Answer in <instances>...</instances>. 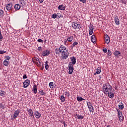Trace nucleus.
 Returning a JSON list of instances; mask_svg holds the SVG:
<instances>
[{"label":"nucleus","instance_id":"1","mask_svg":"<svg viewBox=\"0 0 127 127\" xmlns=\"http://www.w3.org/2000/svg\"><path fill=\"white\" fill-rule=\"evenodd\" d=\"M59 52L62 53L63 59H67L69 56V52L68 50H66V47L63 45H61L59 48Z\"/></svg>","mask_w":127,"mask_h":127},{"label":"nucleus","instance_id":"2","mask_svg":"<svg viewBox=\"0 0 127 127\" xmlns=\"http://www.w3.org/2000/svg\"><path fill=\"white\" fill-rule=\"evenodd\" d=\"M112 89L113 87L109 83H105L103 86V91L105 94H108V92L112 91Z\"/></svg>","mask_w":127,"mask_h":127},{"label":"nucleus","instance_id":"3","mask_svg":"<svg viewBox=\"0 0 127 127\" xmlns=\"http://www.w3.org/2000/svg\"><path fill=\"white\" fill-rule=\"evenodd\" d=\"M68 70V74L72 75V74H73V71H74V65H73L71 63H69Z\"/></svg>","mask_w":127,"mask_h":127},{"label":"nucleus","instance_id":"4","mask_svg":"<svg viewBox=\"0 0 127 127\" xmlns=\"http://www.w3.org/2000/svg\"><path fill=\"white\" fill-rule=\"evenodd\" d=\"M87 105L89 110V112H90V113H93L94 112V107H93L92 103L90 102H87Z\"/></svg>","mask_w":127,"mask_h":127},{"label":"nucleus","instance_id":"5","mask_svg":"<svg viewBox=\"0 0 127 127\" xmlns=\"http://www.w3.org/2000/svg\"><path fill=\"white\" fill-rule=\"evenodd\" d=\"M72 27L73 28H74V29H76V28L80 29V28H81V25L78 24V23L76 22H73L72 23Z\"/></svg>","mask_w":127,"mask_h":127},{"label":"nucleus","instance_id":"6","mask_svg":"<svg viewBox=\"0 0 127 127\" xmlns=\"http://www.w3.org/2000/svg\"><path fill=\"white\" fill-rule=\"evenodd\" d=\"M30 84V80L27 79L23 82V87L26 88L27 87H28V86H29Z\"/></svg>","mask_w":127,"mask_h":127},{"label":"nucleus","instance_id":"7","mask_svg":"<svg viewBox=\"0 0 127 127\" xmlns=\"http://www.w3.org/2000/svg\"><path fill=\"white\" fill-rule=\"evenodd\" d=\"M20 113V111L18 109L14 111V114L13 115V120H14L15 119H16V118L18 117V115H19Z\"/></svg>","mask_w":127,"mask_h":127},{"label":"nucleus","instance_id":"8","mask_svg":"<svg viewBox=\"0 0 127 127\" xmlns=\"http://www.w3.org/2000/svg\"><path fill=\"white\" fill-rule=\"evenodd\" d=\"M89 35H92L94 31V25L93 24H90V25H89Z\"/></svg>","mask_w":127,"mask_h":127},{"label":"nucleus","instance_id":"9","mask_svg":"<svg viewBox=\"0 0 127 127\" xmlns=\"http://www.w3.org/2000/svg\"><path fill=\"white\" fill-rule=\"evenodd\" d=\"M105 95H108L109 98L110 99H113L115 97V94L114 92H112V91H109L108 93H106Z\"/></svg>","mask_w":127,"mask_h":127},{"label":"nucleus","instance_id":"10","mask_svg":"<svg viewBox=\"0 0 127 127\" xmlns=\"http://www.w3.org/2000/svg\"><path fill=\"white\" fill-rule=\"evenodd\" d=\"M104 40L107 44H109V43H110V36H109V35H106L104 38Z\"/></svg>","mask_w":127,"mask_h":127},{"label":"nucleus","instance_id":"11","mask_svg":"<svg viewBox=\"0 0 127 127\" xmlns=\"http://www.w3.org/2000/svg\"><path fill=\"white\" fill-rule=\"evenodd\" d=\"M70 60L71 62H70L69 63H71L72 65H75L76 64V58L75 57H70Z\"/></svg>","mask_w":127,"mask_h":127},{"label":"nucleus","instance_id":"12","mask_svg":"<svg viewBox=\"0 0 127 127\" xmlns=\"http://www.w3.org/2000/svg\"><path fill=\"white\" fill-rule=\"evenodd\" d=\"M49 54H50V51L46 50L43 52L42 55H43V56H48V55H49Z\"/></svg>","mask_w":127,"mask_h":127},{"label":"nucleus","instance_id":"13","mask_svg":"<svg viewBox=\"0 0 127 127\" xmlns=\"http://www.w3.org/2000/svg\"><path fill=\"white\" fill-rule=\"evenodd\" d=\"M6 9L7 10H10L11 9V8L12 7V3H9L7 4L6 6Z\"/></svg>","mask_w":127,"mask_h":127},{"label":"nucleus","instance_id":"14","mask_svg":"<svg viewBox=\"0 0 127 127\" xmlns=\"http://www.w3.org/2000/svg\"><path fill=\"white\" fill-rule=\"evenodd\" d=\"M115 22L117 25H120V20L118 16H116L115 17Z\"/></svg>","mask_w":127,"mask_h":127},{"label":"nucleus","instance_id":"15","mask_svg":"<svg viewBox=\"0 0 127 127\" xmlns=\"http://www.w3.org/2000/svg\"><path fill=\"white\" fill-rule=\"evenodd\" d=\"M34 114L36 119H39L41 117V114L38 111H35Z\"/></svg>","mask_w":127,"mask_h":127},{"label":"nucleus","instance_id":"16","mask_svg":"<svg viewBox=\"0 0 127 127\" xmlns=\"http://www.w3.org/2000/svg\"><path fill=\"white\" fill-rule=\"evenodd\" d=\"M75 117L76 119H78V120H83L84 119V117L79 114H76L75 115Z\"/></svg>","mask_w":127,"mask_h":127},{"label":"nucleus","instance_id":"17","mask_svg":"<svg viewBox=\"0 0 127 127\" xmlns=\"http://www.w3.org/2000/svg\"><path fill=\"white\" fill-rule=\"evenodd\" d=\"M102 70V68L100 67H98L97 69V71L95 73H94V75H97L100 74L101 73V70Z\"/></svg>","mask_w":127,"mask_h":127},{"label":"nucleus","instance_id":"18","mask_svg":"<svg viewBox=\"0 0 127 127\" xmlns=\"http://www.w3.org/2000/svg\"><path fill=\"white\" fill-rule=\"evenodd\" d=\"M20 5L19 4H16L14 5V8L16 10H19L20 9Z\"/></svg>","mask_w":127,"mask_h":127},{"label":"nucleus","instance_id":"19","mask_svg":"<svg viewBox=\"0 0 127 127\" xmlns=\"http://www.w3.org/2000/svg\"><path fill=\"white\" fill-rule=\"evenodd\" d=\"M65 6L63 5V4H61L59 6L58 8L60 10H65Z\"/></svg>","mask_w":127,"mask_h":127},{"label":"nucleus","instance_id":"20","mask_svg":"<svg viewBox=\"0 0 127 127\" xmlns=\"http://www.w3.org/2000/svg\"><path fill=\"white\" fill-rule=\"evenodd\" d=\"M32 91L33 92H34V94H36V93H37V86H36V85H34L33 86Z\"/></svg>","mask_w":127,"mask_h":127},{"label":"nucleus","instance_id":"21","mask_svg":"<svg viewBox=\"0 0 127 127\" xmlns=\"http://www.w3.org/2000/svg\"><path fill=\"white\" fill-rule=\"evenodd\" d=\"M91 41L93 43H95L96 42V36L94 35H92L91 38Z\"/></svg>","mask_w":127,"mask_h":127},{"label":"nucleus","instance_id":"22","mask_svg":"<svg viewBox=\"0 0 127 127\" xmlns=\"http://www.w3.org/2000/svg\"><path fill=\"white\" fill-rule=\"evenodd\" d=\"M114 55L115 56H119V55H121V52L119 51H115L114 52Z\"/></svg>","mask_w":127,"mask_h":127},{"label":"nucleus","instance_id":"23","mask_svg":"<svg viewBox=\"0 0 127 127\" xmlns=\"http://www.w3.org/2000/svg\"><path fill=\"white\" fill-rule=\"evenodd\" d=\"M45 67L46 70H48V69L49 68V65H48V61H47L45 62Z\"/></svg>","mask_w":127,"mask_h":127},{"label":"nucleus","instance_id":"24","mask_svg":"<svg viewBox=\"0 0 127 127\" xmlns=\"http://www.w3.org/2000/svg\"><path fill=\"white\" fill-rule=\"evenodd\" d=\"M39 93H40V95H42V96L46 95V93H45V91L43 90H39Z\"/></svg>","mask_w":127,"mask_h":127},{"label":"nucleus","instance_id":"25","mask_svg":"<svg viewBox=\"0 0 127 127\" xmlns=\"http://www.w3.org/2000/svg\"><path fill=\"white\" fill-rule=\"evenodd\" d=\"M117 111L118 112V117H121V116H123V112L122 111L120 110L119 109H117Z\"/></svg>","mask_w":127,"mask_h":127},{"label":"nucleus","instance_id":"26","mask_svg":"<svg viewBox=\"0 0 127 127\" xmlns=\"http://www.w3.org/2000/svg\"><path fill=\"white\" fill-rule=\"evenodd\" d=\"M77 100L78 102H82V101H85V99H84V98H82L81 97L78 96L77 97Z\"/></svg>","mask_w":127,"mask_h":127},{"label":"nucleus","instance_id":"27","mask_svg":"<svg viewBox=\"0 0 127 127\" xmlns=\"http://www.w3.org/2000/svg\"><path fill=\"white\" fill-rule=\"evenodd\" d=\"M119 108L120 110H124L125 106H124V103L123 102L121 103V105H119Z\"/></svg>","mask_w":127,"mask_h":127},{"label":"nucleus","instance_id":"28","mask_svg":"<svg viewBox=\"0 0 127 127\" xmlns=\"http://www.w3.org/2000/svg\"><path fill=\"white\" fill-rule=\"evenodd\" d=\"M0 96L1 97H4V96H5V92L4 91L0 90Z\"/></svg>","mask_w":127,"mask_h":127},{"label":"nucleus","instance_id":"29","mask_svg":"<svg viewBox=\"0 0 127 127\" xmlns=\"http://www.w3.org/2000/svg\"><path fill=\"white\" fill-rule=\"evenodd\" d=\"M28 112L29 113L30 115V117H33V111H32V109H29L28 110Z\"/></svg>","mask_w":127,"mask_h":127},{"label":"nucleus","instance_id":"30","mask_svg":"<svg viewBox=\"0 0 127 127\" xmlns=\"http://www.w3.org/2000/svg\"><path fill=\"white\" fill-rule=\"evenodd\" d=\"M73 36H70L69 37H68L67 39V41H69V42H72V40H73Z\"/></svg>","mask_w":127,"mask_h":127},{"label":"nucleus","instance_id":"31","mask_svg":"<svg viewBox=\"0 0 127 127\" xmlns=\"http://www.w3.org/2000/svg\"><path fill=\"white\" fill-rule=\"evenodd\" d=\"M9 63L6 61V60H4L3 62V65L4 66H8Z\"/></svg>","mask_w":127,"mask_h":127},{"label":"nucleus","instance_id":"32","mask_svg":"<svg viewBox=\"0 0 127 127\" xmlns=\"http://www.w3.org/2000/svg\"><path fill=\"white\" fill-rule=\"evenodd\" d=\"M34 64H36V65H37V66H38L39 67L41 66V63L40 61L36 62V63H34Z\"/></svg>","mask_w":127,"mask_h":127},{"label":"nucleus","instance_id":"33","mask_svg":"<svg viewBox=\"0 0 127 127\" xmlns=\"http://www.w3.org/2000/svg\"><path fill=\"white\" fill-rule=\"evenodd\" d=\"M61 100L62 102V103H64L65 102V97L64 96L62 95L61 96Z\"/></svg>","mask_w":127,"mask_h":127},{"label":"nucleus","instance_id":"34","mask_svg":"<svg viewBox=\"0 0 127 127\" xmlns=\"http://www.w3.org/2000/svg\"><path fill=\"white\" fill-rule=\"evenodd\" d=\"M53 84H54L53 82H51L49 84V86L50 87L51 89L53 88V87H54V86L53 85Z\"/></svg>","mask_w":127,"mask_h":127},{"label":"nucleus","instance_id":"35","mask_svg":"<svg viewBox=\"0 0 127 127\" xmlns=\"http://www.w3.org/2000/svg\"><path fill=\"white\" fill-rule=\"evenodd\" d=\"M118 118L120 122H123V121H124V116L123 115L121 116H118Z\"/></svg>","mask_w":127,"mask_h":127},{"label":"nucleus","instance_id":"36","mask_svg":"<svg viewBox=\"0 0 127 127\" xmlns=\"http://www.w3.org/2000/svg\"><path fill=\"white\" fill-rule=\"evenodd\" d=\"M76 45H78V42H74L73 44L71 45V46L72 47H75V46H76Z\"/></svg>","mask_w":127,"mask_h":127},{"label":"nucleus","instance_id":"37","mask_svg":"<svg viewBox=\"0 0 127 127\" xmlns=\"http://www.w3.org/2000/svg\"><path fill=\"white\" fill-rule=\"evenodd\" d=\"M108 56H112V52L110 50H108Z\"/></svg>","mask_w":127,"mask_h":127},{"label":"nucleus","instance_id":"38","mask_svg":"<svg viewBox=\"0 0 127 127\" xmlns=\"http://www.w3.org/2000/svg\"><path fill=\"white\" fill-rule=\"evenodd\" d=\"M58 16V14H57L56 13H54L53 14L52 17L53 18H56Z\"/></svg>","mask_w":127,"mask_h":127},{"label":"nucleus","instance_id":"39","mask_svg":"<svg viewBox=\"0 0 127 127\" xmlns=\"http://www.w3.org/2000/svg\"><path fill=\"white\" fill-rule=\"evenodd\" d=\"M3 16V11L2 10L0 9V16Z\"/></svg>","mask_w":127,"mask_h":127},{"label":"nucleus","instance_id":"40","mask_svg":"<svg viewBox=\"0 0 127 127\" xmlns=\"http://www.w3.org/2000/svg\"><path fill=\"white\" fill-rule=\"evenodd\" d=\"M65 93V96L66 97H70V93H69V92L66 91Z\"/></svg>","mask_w":127,"mask_h":127},{"label":"nucleus","instance_id":"41","mask_svg":"<svg viewBox=\"0 0 127 127\" xmlns=\"http://www.w3.org/2000/svg\"><path fill=\"white\" fill-rule=\"evenodd\" d=\"M38 61H39V59L38 58L33 60V62H34V63H35L36 62H37Z\"/></svg>","mask_w":127,"mask_h":127},{"label":"nucleus","instance_id":"42","mask_svg":"<svg viewBox=\"0 0 127 127\" xmlns=\"http://www.w3.org/2000/svg\"><path fill=\"white\" fill-rule=\"evenodd\" d=\"M60 53V52H59V49H57L56 50V54H59Z\"/></svg>","mask_w":127,"mask_h":127},{"label":"nucleus","instance_id":"43","mask_svg":"<svg viewBox=\"0 0 127 127\" xmlns=\"http://www.w3.org/2000/svg\"><path fill=\"white\" fill-rule=\"evenodd\" d=\"M103 52H104V53H107V52H108V50H107V49L106 48H103Z\"/></svg>","mask_w":127,"mask_h":127},{"label":"nucleus","instance_id":"44","mask_svg":"<svg viewBox=\"0 0 127 127\" xmlns=\"http://www.w3.org/2000/svg\"><path fill=\"white\" fill-rule=\"evenodd\" d=\"M79 1H81V2H83V3H86V1H87V0H79Z\"/></svg>","mask_w":127,"mask_h":127},{"label":"nucleus","instance_id":"45","mask_svg":"<svg viewBox=\"0 0 127 127\" xmlns=\"http://www.w3.org/2000/svg\"><path fill=\"white\" fill-rule=\"evenodd\" d=\"M38 42H41L42 43H43V40L41 39H39L37 40Z\"/></svg>","mask_w":127,"mask_h":127},{"label":"nucleus","instance_id":"46","mask_svg":"<svg viewBox=\"0 0 127 127\" xmlns=\"http://www.w3.org/2000/svg\"><path fill=\"white\" fill-rule=\"evenodd\" d=\"M5 58L6 59V61L9 60V59H10V57H9V56H6V57H5Z\"/></svg>","mask_w":127,"mask_h":127},{"label":"nucleus","instance_id":"47","mask_svg":"<svg viewBox=\"0 0 127 127\" xmlns=\"http://www.w3.org/2000/svg\"><path fill=\"white\" fill-rule=\"evenodd\" d=\"M3 37H2V35H1V32L0 31V39H2Z\"/></svg>","mask_w":127,"mask_h":127},{"label":"nucleus","instance_id":"48","mask_svg":"<svg viewBox=\"0 0 127 127\" xmlns=\"http://www.w3.org/2000/svg\"><path fill=\"white\" fill-rule=\"evenodd\" d=\"M5 51H0V54H3V53H5Z\"/></svg>","mask_w":127,"mask_h":127},{"label":"nucleus","instance_id":"49","mask_svg":"<svg viewBox=\"0 0 127 127\" xmlns=\"http://www.w3.org/2000/svg\"><path fill=\"white\" fill-rule=\"evenodd\" d=\"M0 108H2L3 109L4 108V106H3V105H2V103L0 104Z\"/></svg>","mask_w":127,"mask_h":127},{"label":"nucleus","instance_id":"50","mask_svg":"<svg viewBox=\"0 0 127 127\" xmlns=\"http://www.w3.org/2000/svg\"><path fill=\"white\" fill-rule=\"evenodd\" d=\"M38 50H39V51H41L42 50V48H41V47H39L38 48Z\"/></svg>","mask_w":127,"mask_h":127},{"label":"nucleus","instance_id":"51","mask_svg":"<svg viewBox=\"0 0 127 127\" xmlns=\"http://www.w3.org/2000/svg\"><path fill=\"white\" fill-rule=\"evenodd\" d=\"M27 78V76H26V74H24L23 76V79H26Z\"/></svg>","mask_w":127,"mask_h":127},{"label":"nucleus","instance_id":"52","mask_svg":"<svg viewBox=\"0 0 127 127\" xmlns=\"http://www.w3.org/2000/svg\"><path fill=\"white\" fill-rule=\"evenodd\" d=\"M64 127H67V125L66 124V123L65 122H64Z\"/></svg>","mask_w":127,"mask_h":127},{"label":"nucleus","instance_id":"53","mask_svg":"<svg viewBox=\"0 0 127 127\" xmlns=\"http://www.w3.org/2000/svg\"><path fill=\"white\" fill-rule=\"evenodd\" d=\"M43 0H39V1L41 3H42L43 2Z\"/></svg>","mask_w":127,"mask_h":127},{"label":"nucleus","instance_id":"54","mask_svg":"<svg viewBox=\"0 0 127 127\" xmlns=\"http://www.w3.org/2000/svg\"><path fill=\"white\" fill-rule=\"evenodd\" d=\"M58 14V17H59V15H60V13H58L57 14Z\"/></svg>","mask_w":127,"mask_h":127},{"label":"nucleus","instance_id":"55","mask_svg":"<svg viewBox=\"0 0 127 127\" xmlns=\"http://www.w3.org/2000/svg\"><path fill=\"white\" fill-rule=\"evenodd\" d=\"M20 1H25L26 0H19Z\"/></svg>","mask_w":127,"mask_h":127},{"label":"nucleus","instance_id":"56","mask_svg":"<svg viewBox=\"0 0 127 127\" xmlns=\"http://www.w3.org/2000/svg\"><path fill=\"white\" fill-rule=\"evenodd\" d=\"M111 126L110 125H108L107 126V127H110Z\"/></svg>","mask_w":127,"mask_h":127},{"label":"nucleus","instance_id":"57","mask_svg":"<svg viewBox=\"0 0 127 127\" xmlns=\"http://www.w3.org/2000/svg\"><path fill=\"white\" fill-rule=\"evenodd\" d=\"M47 40L46 39H45V42H46Z\"/></svg>","mask_w":127,"mask_h":127},{"label":"nucleus","instance_id":"58","mask_svg":"<svg viewBox=\"0 0 127 127\" xmlns=\"http://www.w3.org/2000/svg\"><path fill=\"white\" fill-rule=\"evenodd\" d=\"M43 68H44V66L43 65Z\"/></svg>","mask_w":127,"mask_h":127},{"label":"nucleus","instance_id":"59","mask_svg":"<svg viewBox=\"0 0 127 127\" xmlns=\"http://www.w3.org/2000/svg\"><path fill=\"white\" fill-rule=\"evenodd\" d=\"M23 4V3H22V2H21V4Z\"/></svg>","mask_w":127,"mask_h":127},{"label":"nucleus","instance_id":"60","mask_svg":"<svg viewBox=\"0 0 127 127\" xmlns=\"http://www.w3.org/2000/svg\"><path fill=\"white\" fill-rule=\"evenodd\" d=\"M60 17H61V16H60L59 18H60Z\"/></svg>","mask_w":127,"mask_h":127}]
</instances>
